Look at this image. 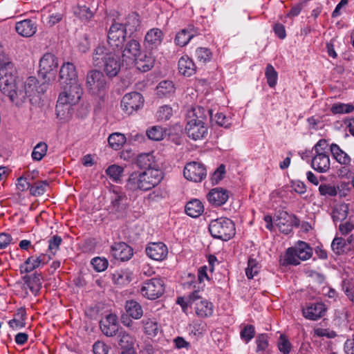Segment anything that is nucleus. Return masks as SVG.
I'll return each mask as SVG.
<instances>
[{"label": "nucleus", "mask_w": 354, "mask_h": 354, "mask_svg": "<svg viewBox=\"0 0 354 354\" xmlns=\"http://www.w3.org/2000/svg\"><path fill=\"white\" fill-rule=\"evenodd\" d=\"M15 30L21 36L30 37L36 33L37 24L36 21L32 19H24L16 23Z\"/></svg>", "instance_id": "24"}, {"label": "nucleus", "mask_w": 354, "mask_h": 354, "mask_svg": "<svg viewBox=\"0 0 354 354\" xmlns=\"http://www.w3.org/2000/svg\"><path fill=\"white\" fill-rule=\"evenodd\" d=\"M143 192L149 191L158 185L163 178L161 170H145L141 171Z\"/></svg>", "instance_id": "16"}, {"label": "nucleus", "mask_w": 354, "mask_h": 354, "mask_svg": "<svg viewBox=\"0 0 354 354\" xmlns=\"http://www.w3.org/2000/svg\"><path fill=\"white\" fill-rule=\"evenodd\" d=\"M191 307L195 310L196 315L201 318L210 317L213 313V304L206 299H203L198 290L189 294Z\"/></svg>", "instance_id": "6"}, {"label": "nucleus", "mask_w": 354, "mask_h": 354, "mask_svg": "<svg viewBox=\"0 0 354 354\" xmlns=\"http://www.w3.org/2000/svg\"><path fill=\"white\" fill-rule=\"evenodd\" d=\"M125 310L127 315L135 319L141 318L143 315L141 305L134 300H129L126 302Z\"/></svg>", "instance_id": "37"}, {"label": "nucleus", "mask_w": 354, "mask_h": 354, "mask_svg": "<svg viewBox=\"0 0 354 354\" xmlns=\"http://www.w3.org/2000/svg\"><path fill=\"white\" fill-rule=\"evenodd\" d=\"M200 34L198 28L194 25H188L185 28L180 30L176 35L174 41L179 46L183 47L186 46L189 41L195 36Z\"/></svg>", "instance_id": "19"}, {"label": "nucleus", "mask_w": 354, "mask_h": 354, "mask_svg": "<svg viewBox=\"0 0 354 354\" xmlns=\"http://www.w3.org/2000/svg\"><path fill=\"white\" fill-rule=\"evenodd\" d=\"M108 142L113 149L118 150L126 142V137L122 133H114L109 136Z\"/></svg>", "instance_id": "43"}, {"label": "nucleus", "mask_w": 354, "mask_h": 354, "mask_svg": "<svg viewBox=\"0 0 354 354\" xmlns=\"http://www.w3.org/2000/svg\"><path fill=\"white\" fill-rule=\"evenodd\" d=\"M144 98L138 92L125 94L121 101L122 110L128 115L133 114L143 106Z\"/></svg>", "instance_id": "10"}, {"label": "nucleus", "mask_w": 354, "mask_h": 354, "mask_svg": "<svg viewBox=\"0 0 354 354\" xmlns=\"http://www.w3.org/2000/svg\"><path fill=\"white\" fill-rule=\"evenodd\" d=\"M123 171V167L112 165L106 169V173L113 181L118 182L120 179Z\"/></svg>", "instance_id": "52"}, {"label": "nucleus", "mask_w": 354, "mask_h": 354, "mask_svg": "<svg viewBox=\"0 0 354 354\" xmlns=\"http://www.w3.org/2000/svg\"><path fill=\"white\" fill-rule=\"evenodd\" d=\"M260 270V266L258 261L254 259L250 258L248 261V267L245 269V274L249 279H252L254 276L258 274Z\"/></svg>", "instance_id": "48"}, {"label": "nucleus", "mask_w": 354, "mask_h": 354, "mask_svg": "<svg viewBox=\"0 0 354 354\" xmlns=\"http://www.w3.org/2000/svg\"><path fill=\"white\" fill-rule=\"evenodd\" d=\"M173 115L172 108L167 105L162 106L156 113V117L159 121H167Z\"/></svg>", "instance_id": "55"}, {"label": "nucleus", "mask_w": 354, "mask_h": 354, "mask_svg": "<svg viewBox=\"0 0 354 354\" xmlns=\"http://www.w3.org/2000/svg\"><path fill=\"white\" fill-rule=\"evenodd\" d=\"M41 275L40 274L34 273L30 276L24 277L25 284L29 288L30 291L36 295L41 287Z\"/></svg>", "instance_id": "36"}, {"label": "nucleus", "mask_w": 354, "mask_h": 354, "mask_svg": "<svg viewBox=\"0 0 354 354\" xmlns=\"http://www.w3.org/2000/svg\"><path fill=\"white\" fill-rule=\"evenodd\" d=\"M128 34L122 24L113 22L108 32V43L112 47L122 48Z\"/></svg>", "instance_id": "11"}, {"label": "nucleus", "mask_w": 354, "mask_h": 354, "mask_svg": "<svg viewBox=\"0 0 354 354\" xmlns=\"http://www.w3.org/2000/svg\"><path fill=\"white\" fill-rule=\"evenodd\" d=\"M265 75L269 86L271 88L274 87L277 82L278 75L277 72L270 64L267 65Z\"/></svg>", "instance_id": "50"}, {"label": "nucleus", "mask_w": 354, "mask_h": 354, "mask_svg": "<svg viewBox=\"0 0 354 354\" xmlns=\"http://www.w3.org/2000/svg\"><path fill=\"white\" fill-rule=\"evenodd\" d=\"M62 242V239L58 235H54L48 240V248L49 252L55 255L59 248V245Z\"/></svg>", "instance_id": "59"}, {"label": "nucleus", "mask_w": 354, "mask_h": 354, "mask_svg": "<svg viewBox=\"0 0 354 354\" xmlns=\"http://www.w3.org/2000/svg\"><path fill=\"white\" fill-rule=\"evenodd\" d=\"M175 91L174 84L171 81L164 80L160 82L156 87L157 95L160 97L170 96Z\"/></svg>", "instance_id": "39"}, {"label": "nucleus", "mask_w": 354, "mask_h": 354, "mask_svg": "<svg viewBox=\"0 0 354 354\" xmlns=\"http://www.w3.org/2000/svg\"><path fill=\"white\" fill-rule=\"evenodd\" d=\"M210 204L214 206H221L225 204L229 198L228 192L223 188L212 189L207 196Z\"/></svg>", "instance_id": "26"}, {"label": "nucleus", "mask_w": 354, "mask_h": 354, "mask_svg": "<svg viewBox=\"0 0 354 354\" xmlns=\"http://www.w3.org/2000/svg\"><path fill=\"white\" fill-rule=\"evenodd\" d=\"M241 337L245 342H250L255 335L254 327L252 325H247L244 326L241 331Z\"/></svg>", "instance_id": "61"}, {"label": "nucleus", "mask_w": 354, "mask_h": 354, "mask_svg": "<svg viewBox=\"0 0 354 354\" xmlns=\"http://www.w3.org/2000/svg\"><path fill=\"white\" fill-rule=\"evenodd\" d=\"M48 146L45 142H39L33 149L32 158L35 160H41L46 154Z\"/></svg>", "instance_id": "49"}, {"label": "nucleus", "mask_w": 354, "mask_h": 354, "mask_svg": "<svg viewBox=\"0 0 354 354\" xmlns=\"http://www.w3.org/2000/svg\"><path fill=\"white\" fill-rule=\"evenodd\" d=\"M183 174L185 178L189 180L201 182L206 177L207 171L203 164L197 162H192L185 165Z\"/></svg>", "instance_id": "13"}, {"label": "nucleus", "mask_w": 354, "mask_h": 354, "mask_svg": "<svg viewBox=\"0 0 354 354\" xmlns=\"http://www.w3.org/2000/svg\"><path fill=\"white\" fill-rule=\"evenodd\" d=\"M58 67V61L57 57L51 53H46L41 58L39 62V75L44 79L48 75H52L54 77L55 71Z\"/></svg>", "instance_id": "14"}, {"label": "nucleus", "mask_w": 354, "mask_h": 354, "mask_svg": "<svg viewBox=\"0 0 354 354\" xmlns=\"http://www.w3.org/2000/svg\"><path fill=\"white\" fill-rule=\"evenodd\" d=\"M166 130L160 126H153L147 131V135L150 140L159 141L163 139Z\"/></svg>", "instance_id": "45"}, {"label": "nucleus", "mask_w": 354, "mask_h": 354, "mask_svg": "<svg viewBox=\"0 0 354 354\" xmlns=\"http://www.w3.org/2000/svg\"><path fill=\"white\" fill-rule=\"evenodd\" d=\"M300 261L309 259L313 255L312 248L304 241H299L295 246Z\"/></svg>", "instance_id": "40"}, {"label": "nucleus", "mask_w": 354, "mask_h": 354, "mask_svg": "<svg viewBox=\"0 0 354 354\" xmlns=\"http://www.w3.org/2000/svg\"><path fill=\"white\" fill-rule=\"evenodd\" d=\"M126 187L127 189L133 192L138 190L143 191L141 172L134 171L131 174L127 180Z\"/></svg>", "instance_id": "34"}, {"label": "nucleus", "mask_w": 354, "mask_h": 354, "mask_svg": "<svg viewBox=\"0 0 354 354\" xmlns=\"http://www.w3.org/2000/svg\"><path fill=\"white\" fill-rule=\"evenodd\" d=\"M51 257L49 254H41L39 257H30L24 263L20 266L21 272H30L41 265L46 264Z\"/></svg>", "instance_id": "20"}, {"label": "nucleus", "mask_w": 354, "mask_h": 354, "mask_svg": "<svg viewBox=\"0 0 354 354\" xmlns=\"http://www.w3.org/2000/svg\"><path fill=\"white\" fill-rule=\"evenodd\" d=\"M100 326L102 332L107 337L116 335L119 330L117 316L113 314L106 315L100 321Z\"/></svg>", "instance_id": "17"}, {"label": "nucleus", "mask_w": 354, "mask_h": 354, "mask_svg": "<svg viewBox=\"0 0 354 354\" xmlns=\"http://www.w3.org/2000/svg\"><path fill=\"white\" fill-rule=\"evenodd\" d=\"M93 63L95 66L102 67L109 77H115L121 68V60L119 55L104 46H98L94 49Z\"/></svg>", "instance_id": "2"}, {"label": "nucleus", "mask_w": 354, "mask_h": 354, "mask_svg": "<svg viewBox=\"0 0 354 354\" xmlns=\"http://www.w3.org/2000/svg\"><path fill=\"white\" fill-rule=\"evenodd\" d=\"M48 183L46 181H37L30 185V192L32 196L43 195L46 192Z\"/></svg>", "instance_id": "51"}, {"label": "nucleus", "mask_w": 354, "mask_h": 354, "mask_svg": "<svg viewBox=\"0 0 354 354\" xmlns=\"http://www.w3.org/2000/svg\"><path fill=\"white\" fill-rule=\"evenodd\" d=\"M37 80L29 77L26 81L17 79L16 69L0 45V90L16 106H21L35 94Z\"/></svg>", "instance_id": "1"}, {"label": "nucleus", "mask_w": 354, "mask_h": 354, "mask_svg": "<svg viewBox=\"0 0 354 354\" xmlns=\"http://www.w3.org/2000/svg\"><path fill=\"white\" fill-rule=\"evenodd\" d=\"M225 173V167L224 165H221L214 172L212 176V183L217 184L221 179L223 178Z\"/></svg>", "instance_id": "64"}, {"label": "nucleus", "mask_w": 354, "mask_h": 354, "mask_svg": "<svg viewBox=\"0 0 354 354\" xmlns=\"http://www.w3.org/2000/svg\"><path fill=\"white\" fill-rule=\"evenodd\" d=\"M234 222L226 217H221L212 220L209 224V231L211 235L224 241H229L235 234Z\"/></svg>", "instance_id": "4"}, {"label": "nucleus", "mask_w": 354, "mask_h": 354, "mask_svg": "<svg viewBox=\"0 0 354 354\" xmlns=\"http://www.w3.org/2000/svg\"><path fill=\"white\" fill-rule=\"evenodd\" d=\"M346 241L342 237H336L331 243V248L333 252L337 254H340L345 251Z\"/></svg>", "instance_id": "58"}, {"label": "nucleus", "mask_w": 354, "mask_h": 354, "mask_svg": "<svg viewBox=\"0 0 354 354\" xmlns=\"http://www.w3.org/2000/svg\"><path fill=\"white\" fill-rule=\"evenodd\" d=\"M179 73L185 76H191L196 72V66L188 56H183L178 61Z\"/></svg>", "instance_id": "32"}, {"label": "nucleus", "mask_w": 354, "mask_h": 354, "mask_svg": "<svg viewBox=\"0 0 354 354\" xmlns=\"http://www.w3.org/2000/svg\"><path fill=\"white\" fill-rule=\"evenodd\" d=\"M163 33L158 28H152L149 30L145 38V44L147 48L153 49L157 48L162 41Z\"/></svg>", "instance_id": "27"}, {"label": "nucleus", "mask_w": 354, "mask_h": 354, "mask_svg": "<svg viewBox=\"0 0 354 354\" xmlns=\"http://www.w3.org/2000/svg\"><path fill=\"white\" fill-rule=\"evenodd\" d=\"M319 192L322 196L333 197L337 194V189L332 185L324 183L319 185Z\"/></svg>", "instance_id": "57"}, {"label": "nucleus", "mask_w": 354, "mask_h": 354, "mask_svg": "<svg viewBox=\"0 0 354 354\" xmlns=\"http://www.w3.org/2000/svg\"><path fill=\"white\" fill-rule=\"evenodd\" d=\"M113 282L116 285L123 286L131 280V273L127 270H120L111 274Z\"/></svg>", "instance_id": "41"}, {"label": "nucleus", "mask_w": 354, "mask_h": 354, "mask_svg": "<svg viewBox=\"0 0 354 354\" xmlns=\"http://www.w3.org/2000/svg\"><path fill=\"white\" fill-rule=\"evenodd\" d=\"M62 87L64 91L59 94L57 100L56 106L57 111H59L61 106L77 104L83 93L82 88L79 83L66 84V86H62Z\"/></svg>", "instance_id": "5"}, {"label": "nucleus", "mask_w": 354, "mask_h": 354, "mask_svg": "<svg viewBox=\"0 0 354 354\" xmlns=\"http://www.w3.org/2000/svg\"><path fill=\"white\" fill-rule=\"evenodd\" d=\"M311 167L319 173L328 171L330 167L328 153H314L311 160Z\"/></svg>", "instance_id": "25"}, {"label": "nucleus", "mask_w": 354, "mask_h": 354, "mask_svg": "<svg viewBox=\"0 0 354 354\" xmlns=\"http://www.w3.org/2000/svg\"><path fill=\"white\" fill-rule=\"evenodd\" d=\"M348 205L345 203L335 206L332 212L333 221L338 222L345 220L348 216Z\"/></svg>", "instance_id": "42"}, {"label": "nucleus", "mask_w": 354, "mask_h": 354, "mask_svg": "<svg viewBox=\"0 0 354 354\" xmlns=\"http://www.w3.org/2000/svg\"><path fill=\"white\" fill-rule=\"evenodd\" d=\"M136 163L139 168L145 170H160L153 152L139 154Z\"/></svg>", "instance_id": "18"}, {"label": "nucleus", "mask_w": 354, "mask_h": 354, "mask_svg": "<svg viewBox=\"0 0 354 354\" xmlns=\"http://www.w3.org/2000/svg\"><path fill=\"white\" fill-rule=\"evenodd\" d=\"M194 56L198 62L205 64L212 59V53L207 48L198 47L196 49Z\"/></svg>", "instance_id": "44"}, {"label": "nucleus", "mask_w": 354, "mask_h": 354, "mask_svg": "<svg viewBox=\"0 0 354 354\" xmlns=\"http://www.w3.org/2000/svg\"><path fill=\"white\" fill-rule=\"evenodd\" d=\"M86 85L93 93L105 89L106 80L102 72L98 70L90 71L86 76Z\"/></svg>", "instance_id": "12"}, {"label": "nucleus", "mask_w": 354, "mask_h": 354, "mask_svg": "<svg viewBox=\"0 0 354 354\" xmlns=\"http://www.w3.org/2000/svg\"><path fill=\"white\" fill-rule=\"evenodd\" d=\"M147 256L156 261L163 260L168 254L167 246L161 243H151L146 248Z\"/></svg>", "instance_id": "23"}, {"label": "nucleus", "mask_w": 354, "mask_h": 354, "mask_svg": "<svg viewBox=\"0 0 354 354\" xmlns=\"http://www.w3.org/2000/svg\"><path fill=\"white\" fill-rule=\"evenodd\" d=\"M204 211L203 203L198 199L188 202L185 206L186 214L193 218L198 217Z\"/></svg>", "instance_id": "35"}, {"label": "nucleus", "mask_w": 354, "mask_h": 354, "mask_svg": "<svg viewBox=\"0 0 354 354\" xmlns=\"http://www.w3.org/2000/svg\"><path fill=\"white\" fill-rule=\"evenodd\" d=\"M142 323L145 333L149 336L155 337L161 331L160 324L154 318L145 317L142 319Z\"/></svg>", "instance_id": "33"}, {"label": "nucleus", "mask_w": 354, "mask_h": 354, "mask_svg": "<svg viewBox=\"0 0 354 354\" xmlns=\"http://www.w3.org/2000/svg\"><path fill=\"white\" fill-rule=\"evenodd\" d=\"M330 151L333 157L338 163L344 166H349L351 165V157L339 145L335 143L331 144Z\"/></svg>", "instance_id": "29"}, {"label": "nucleus", "mask_w": 354, "mask_h": 354, "mask_svg": "<svg viewBox=\"0 0 354 354\" xmlns=\"http://www.w3.org/2000/svg\"><path fill=\"white\" fill-rule=\"evenodd\" d=\"M314 153H328V143L325 139L319 140L313 147Z\"/></svg>", "instance_id": "63"}, {"label": "nucleus", "mask_w": 354, "mask_h": 354, "mask_svg": "<svg viewBox=\"0 0 354 354\" xmlns=\"http://www.w3.org/2000/svg\"><path fill=\"white\" fill-rule=\"evenodd\" d=\"M59 82L61 86L78 83L77 73L75 66L73 63L66 62L61 66Z\"/></svg>", "instance_id": "15"}, {"label": "nucleus", "mask_w": 354, "mask_h": 354, "mask_svg": "<svg viewBox=\"0 0 354 354\" xmlns=\"http://www.w3.org/2000/svg\"><path fill=\"white\" fill-rule=\"evenodd\" d=\"M127 197L124 193L113 191L111 204L108 207L109 214L116 218L123 217L127 212Z\"/></svg>", "instance_id": "8"}, {"label": "nucleus", "mask_w": 354, "mask_h": 354, "mask_svg": "<svg viewBox=\"0 0 354 354\" xmlns=\"http://www.w3.org/2000/svg\"><path fill=\"white\" fill-rule=\"evenodd\" d=\"M164 283L162 279L152 278L147 280L140 288L141 294L149 299H156L164 292Z\"/></svg>", "instance_id": "7"}, {"label": "nucleus", "mask_w": 354, "mask_h": 354, "mask_svg": "<svg viewBox=\"0 0 354 354\" xmlns=\"http://www.w3.org/2000/svg\"><path fill=\"white\" fill-rule=\"evenodd\" d=\"M140 26V20L138 14L136 12L130 13L127 17L124 26L127 32L130 35L138 30Z\"/></svg>", "instance_id": "38"}, {"label": "nucleus", "mask_w": 354, "mask_h": 354, "mask_svg": "<svg viewBox=\"0 0 354 354\" xmlns=\"http://www.w3.org/2000/svg\"><path fill=\"white\" fill-rule=\"evenodd\" d=\"M155 59L151 54H145L139 55L135 59L136 68L142 72H147L151 70L154 65Z\"/></svg>", "instance_id": "31"}, {"label": "nucleus", "mask_w": 354, "mask_h": 354, "mask_svg": "<svg viewBox=\"0 0 354 354\" xmlns=\"http://www.w3.org/2000/svg\"><path fill=\"white\" fill-rule=\"evenodd\" d=\"M112 255L121 261H128L133 256V250L124 242L114 243L111 246Z\"/></svg>", "instance_id": "21"}, {"label": "nucleus", "mask_w": 354, "mask_h": 354, "mask_svg": "<svg viewBox=\"0 0 354 354\" xmlns=\"http://www.w3.org/2000/svg\"><path fill=\"white\" fill-rule=\"evenodd\" d=\"M353 110L354 106L351 104H334L330 108L331 112L334 114L349 113Z\"/></svg>", "instance_id": "54"}, {"label": "nucleus", "mask_w": 354, "mask_h": 354, "mask_svg": "<svg viewBox=\"0 0 354 354\" xmlns=\"http://www.w3.org/2000/svg\"><path fill=\"white\" fill-rule=\"evenodd\" d=\"M73 13L82 21H88L94 15L93 11L83 0L78 1L77 6L73 8Z\"/></svg>", "instance_id": "30"}, {"label": "nucleus", "mask_w": 354, "mask_h": 354, "mask_svg": "<svg viewBox=\"0 0 354 354\" xmlns=\"http://www.w3.org/2000/svg\"><path fill=\"white\" fill-rule=\"evenodd\" d=\"M257 351H263L268 346V336L266 334H260L257 337Z\"/></svg>", "instance_id": "62"}, {"label": "nucleus", "mask_w": 354, "mask_h": 354, "mask_svg": "<svg viewBox=\"0 0 354 354\" xmlns=\"http://www.w3.org/2000/svg\"><path fill=\"white\" fill-rule=\"evenodd\" d=\"M291 344L286 335H281L278 342L279 350L283 353V354H289L291 350Z\"/></svg>", "instance_id": "60"}, {"label": "nucleus", "mask_w": 354, "mask_h": 354, "mask_svg": "<svg viewBox=\"0 0 354 354\" xmlns=\"http://www.w3.org/2000/svg\"><path fill=\"white\" fill-rule=\"evenodd\" d=\"M283 264L297 266L300 263L297 251L295 247L289 248L286 252Z\"/></svg>", "instance_id": "47"}, {"label": "nucleus", "mask_w": 354, "mask_h": 354, "mask_svg": "<svg viewBox=\"0 0 354 354\" xmlns=\"http://www.w3.org/2000/svg\"><path fill=\"white\" fill-rule=\"evenodd\" d=\"M207 112L210 115V118L212 121H215V122L221 127H223L225 128H228L230 126V118H227L222 113H217L214 116L212 115V112L211 110H208Z\"/></svg>", "instance_id": "53"}, {"label": "nucleus", "mask_w": 354, "mask_h": 354, "mask_svg": "<svg viewBox=\"0 0 354 354\" xmlns=\"http://www.w3.org/2000/svg\"><path fill=\"white\" fill-rule=\"evenodd\" d=\"M91 263L94 270L98 272L104 271L109 266L108 260L104 257H95Z\"/></svg>", "instance_id": "56"}, {"label": "nucleus", "mask_w": 354, "mask_h": 354, "mask_svg": "<svg viewBox=\"0 0 354 354\" xmlns=\"http://www.w3.org/2000/svg\"><path fill=\"white\" fill-rule=\"evenodd\" d=\"M304 316L310 320H317L322 317L326 311V308L323 303L316 302L310 304L303 308Z\"/></svg>", "instance_id": "22"}, {"label": "nucleus", "mask_w": 354, "mask_h": 354, "mask_svg": "<svg viewBox=\"0 0 354 354\" xmlns=\"http://www.w3.org/2000/svg\"><path fill=\"white\" fill-rule=\"evenodd\" d=\"M141 46L140 42L134 39H130L125 44L122 56L134 60L140 55Z\"/></svg>", "instance_id": "28"}, {"label": "nucleus", "mask_w": 354, "mask_h": 354, "mask_svg": "<svg viewBox=\"0 0 354 354\" xmlns=\"http://www.w3.org/2000/svg\"><path fill=\"white\" fill-rule=\"evenodd\" d=\"M206 119L205 109L202 107L193 108L189 111L185 132L189 138L200 140L207 137L208 127L205 124Z\"/></svg>", "instance_id": "3"}, {"label": "nucleus", "mask_w": 354, "mask_h": 354, "mask_svg": "<svg viewBox=\"0 0 354 354\" xmlns=\"http://www.w3.org/2000/svg\"><path fill=\"white\" fill-rule=\"evenodd\" d=\"M275 224L282 233L288 234L292 232L293 227L299 226L300 221L295 215L280 211L277 215Z\"/></svg>", "instance_id": "9"}, {"label": "nucleus", "mask_w": 354, "mask_h": 354, "mask_svg": "<svg viewBox=\"0 0 354 354\" xmlns=\"http://www.w3.org/2000/svg\"><path fill=\"white\" fill-rule=\"evenodd\" d=\"M119 346L125 350H129L133 344V338L127 332L121 330L119 333Z\"/></svg>", "instance_id": "46"}]
</instances>
